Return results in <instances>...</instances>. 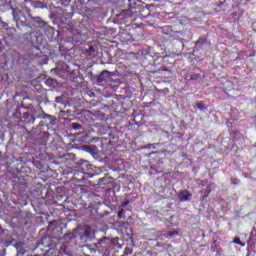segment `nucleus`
Masks as SVG:
<instances>
[{
  "mask_svg": "<svg viewBox=\"0 0 256 256\" xmlns=\"http://www.w3.org/2000/svg\"><path fill=\"white\" fill-rule=\"evenodd\" d=\"M121 15H122V17H130L131 11H129V10H123V11L121 12Z\"/></svg>",
  "mask_w": 256,
  "mask_h": 256,
  "instance_id": "obj_17",
  "label": "nucleus"
},
{
  "mask_svg": "<svg viewBox=\"0 0 256 256\" xmlns=\"http://www.w3.org/2000/svg\"><path fill=\"white\" fill-rule=\"evenodd\" d=\"M1 25L5 29V31H9V24L7 22H2Z\"/></svg>",
  "mask_w": 256,
  "mask_h": 256,
  "instance_id": "obj_19",
  "label": "nucleus"
},
{
  "mask_svg": "<svg viewBox=\"0 0 256 256\" xmlns=\"http://www.w3.org/2000/svg\"><path fill=\"white\" fill-rule=\"evenodd\" d=\"M234 243L236 245H241V247H245V243L241 242V239L239 237L234 238Z\"/></svg>",
  "mask_w": 256,
  "mask_h": 256,
  "instance_id": "obj_13",
  "label": "nucleus"
},
{
  "mask_svg": "<svg viewBox=\"0 0 256 256\" xmlns=\"http://www.w3.org/2000/svg\"><path fill=\"white\" fill-rule=\"evenodd\" d=\"M127 205H129V200L122 202L121 207H127Z\"/></svg>",
  "mask_w": 256,
  "mask_h": 256,
  "instance_id": "obj_23",
  "label": "nucleus"
},
{
  "mask_svg": "<svg viewBox=\"0 0 256 256\" xmlns=\"http://www.w3.org/2000/svg\"><path fill=\"white\" fill-rule=\"evenodd\" d=\"M231 185H239L241 183V180L239 178H231Z\"/></svg>",
  "mask_w": 256,
  "mask_h": 256,
  "instance_id": "obj_15",
  "label": "nucleus"
},
{
  "mask_svg": "<svg viewBox=\"0 0 256 256\" xmlns=\"http://www.w3.org/2000/svg\"><path fill=\"white\" fill-rule=\"evenodd\" d=\"M34 20L35 21H41V18L40 17H35Z\"/></svg>",
  "mask_w": 256,
  "mask_h": 256,
  "instance_id": "obj_26",
  "label": "nucleus"
},
{
  "mask_svg": "<svg viewBox=\"0 0 256 256\" xmlns=\"http://www.w3.org/2000/svg\"><path fill=\"white\" fill-rule=\"evenodd\" d=\"M124 253L125 255H131L133 253V250L131 248H125Z\"/></svg>",
  "mask_w": 256,
  "mask_h": 256,
  "instance_id": "obj_21",
  "label": "nucleus"
},
{
  "mask_svg": "<svg viewBox=\"0 0 256 256\" xmlns=\"http://www.w3.org/2000/svg\"><path fill=\"white\" fill-rule=\"evenodd\" d=\"M113 75V72L104 70L100 73V75L96 76V83H103V81H107V79L113 77Z\"/></svg>",
  "mask_w": 256,
  "mask_h": 256,
  "instance_id": "obj_3",
  "label": "nucleus"
},
{
  "mask_svg": "<svg viewBox=\"0 0 256 256\" xmlns=\"http://www.w3.org/2000/svg\"><path fill=\"white\" fill-rule=\"evenodd\" d=\"M170 31H173V27L172 26H164V27H162V32L164 33V35H169Z\"/></svg>",
  "mask_w": 256,
  "mask_h": 256,
  "instance_id": "obj_11",
  "label": "nucleus"
},
{
  "mask_svg": "<svg viewBox=\"0 0 256 256\" xmlns=\"http://www.w3.org/2000/svg\"><path fill=\"white\" fill-rule=\"evenodd\" d=\"M61 102V98L60 97H56V103H60Z\"/></svg>",
  "mask_w": 256,
  "mask_h": 256,
  "instance_id": "obj_25",
  "label": "nucleus"
},
{
  "mask_svg": "<svg viewBox=\"0 0 256 256\" xmlns=\"http://www.w3.org/2000/svg\"><path fill=\"white\" fill-rule=\"evenodd\" d=\"M201 77V74H192L190 75V81H197Z\"/></svg>",
  "mask_w": 256,
  "mask_h": 256,
  "instance_id": "obj_14",
  "label": "nucleus"
},
{
  "mask_svg": "<svg viewBox=\"0 0 256 256\" xmlns=\"http://www.w3.org/2000/svg\"><path fill=\"white\" fill-rule=\"evenodd\" d=\"M51 138V134H49V132H42L39 135V139H41L42 141L40 142L42 147H46L47 143L49 142V139Z\"/></svg>",
  "mask_w": 256,
  "mask_h": 256,
  "instance_id": "obj_4",
  "label": "nucleus"
},
{
  "mask_svg": "<svg viewBox=\"0 0 256 256\" xmlns=\"http://www.w3.org/2000/svg\"><path fill=\"white\" fill-rule=\"evenodd\" d=\"M12 31H15V28H11Z\"/></svg>",
  "mask_w": 256,
  "mask_h": 256,
  "instance_id": "obj_29",
  "label": "nucleus"
},
{
  "mask_svg": "<svg viewBox=\"0 0 256 256\" xmlns=\"http://www.w3.org/2000/svg\"><path fill=\"white\" fill-rule=\"evenodd\" d=\"M83 126L79 123H72V128L75 129L76 131L81 129Z\"/></svg>",
  "mask_w": 256,
  "mask_h": 256,
  "instance_id": "obj_18",
  "label": "nucleus"
},
{
  "mask_svg": "<svg viewBox=\"0 0 256 256\" xmlns=\"http://www.w3.org/2000/svg\"><path fill=\"white\" fill-rule=\"evenodd\" d=\"M103 243H105V240H100V241H99V244H100V245H103Z\"/></svg>",
  "mask_w": 256,
  "mask_h": 256,
  "instance_id": "obj_27",
  "label": "nucleus"
},
{
  "mask_svg": "<svg viewBox=\"0 0 256 256\" xmlns=\"http://www.w3.org/2000/svg\"><path fill=\"white\" fill-rule=\"evenodd\" d=\"M27 11H31V9H30V8H27Z\"/></svg>",
  "mask_w": 256,
  "mask_h": 256,
  "instance_id": "obj_28",
  "label": "nucleus"
},
{
  "mask_svg": "<svg viewBox=\"0 0 256 256\" xmlns=\"http://www.w3.org/2000/svg\"><path fill=\"white\" fill-rule=\"evenodd\" d=\"M13 19L16 23H19L21 16H23V12L21 10L13 9L12 10Z\"/></svg>",
  "mask_w": 256,
  "mask_h": 256,
  "instance_id": "obj_6",
  "label": "nucleus"
},
{
  "mask_svg": "<svg viewBox=\"0 0 256 256\" xmlns=\"http://www.w3.org/2000/svg\"><path fill=\"white\" fill-rule=\"evenodd\" d=\"M118 218H119V219H125V210H124V209H121V210L118 212Z\"/></svg>",
  "mask_w": 256,
  "mask_h": 256,
  "instance_id": "obj_16",
  "label": "nucleus"
},
{
  "mask_svg": "<svg viewBox=\"0 0 256 256\" xmlns=\"http://www.w3.org/2000/svg\"><path fill=\"white\" fill-rule=\"evenodd\" d=\"M109 183V177L107 176L98 179V185H109Z\"/></svg>",
  "mask_w": 256,
  "mask_h": 256,
  "instance_id": "obj_9",
  "label": "nucleus"
},
{
  "mask_svg": "<svg viewBox=\"0 0 256 256\" xmlns=\"http://www.w3.org/2000/svg\"><path fill=\"white\" fill-rule=\"evenodd\" d=\"M175 235H179V231H169L164 235V237H166V239H171V237Z\"/></svg>",
  "mask_w": 256,
  "mask_h": 256,
  "instance_id": "obj_10",
  "label": "nucleus"
},
{
  "mask_svg": "<svg viewBox=\"0 0 256 256\" xmlns=\"http://www.w3.org/2000/svg\"><path fill=\"white\" fill-rule=\"evenodd\" d=\"M36 119H43L39 123V127H53L55 125L56 118L53 115H49L45 112L39 114Z\"/></svg>",
  "mask_w": 256,
  "mask_h": 256,
  "instance_id": "obj_2",
  "label": "nucleus"
},
{
  "mask_svg": "<svg viewBox=\"0 0 256 256\" xmlns=\"http://www.w3.org/2000/svg\"><path fill=\"white\" fill-rule=\"evenodd\" d=\"M196 107H197L198 109H200L201 111H203V110L205 109V103H204L203 101H198V102L196 103Z\"/></svg>",
  "mask_w": 256,
  "mask_h": 256,
  "instance_id": "obj_12",
  "label": "nucleus"
},
{
  "mask_svg": "<svg viewBox=\"0 0 256 256\" xmlns=\"http://www.w3.org/2000/svg\"><path fill=\"white\" fill-rule=\"evenodd\" d=\"M80 169L82 173H75L74 174V181L75 183H81L83 181L84 176L83 175H91V171H93V165L89 163L88 161H84V163L81 164ZM79 175H81V178H77Z\"/></svg>",
  "mask_w": 256,
  "mask_h": 256,
  "instance_id": "obj_1",
  "label": "nucleus"
},
{
  "mask_svg": "<svg viewBox=\"0 0 256 256\" xmlns=\"http://www.w3.org/2000/svg\"><path fill=\"white\" fill-rule=\"evenodd\" d=\"M211 191H212L211 185H207L204 195L201 197L202 201H205V199L209 197V195L211 194Z\"/></svg>",
  "mask_w": 256,
  "mask_h": 256,
  "instance_id": "obj_8",
  "label": "nucleus"
},
{
  "mask_svg": "<svg viewBox=\"0 0 256 256\" xmlns=\"http://www.w3.org/2000/svg\"><path fill=\"white\" fill-rule=\"evenodd\" d=\"M84 237H86V239H89L91 237V231L85 230L84 231Z\"/></svg>",
  "mask_w": 256,
  "mask_h": 256,
  "instance_id": "obj_20",
  "label": "nucleus"
},
{
  "mask_svg": "<svg viewBox=\"0 0 256 256\" xmlns=\"http://www.w3.org/2000/svg\"><path fill=\"white\" fill-rule=\"evenodd\" d=\"M31 117V119L29 120V118ZM22 118L24 119V121H26V123H35V120L37 119V117L35 116H31V114H29V112H25L22 116Z\"/></svg>",
  "mask_w": 256,
  "mask_h": 256,
  "instance_id": "obj_7",
  "label": "nucleus"
},
{
  "mask_svg": "<svg viewBox=\"0 0 256 256\" xmlns=\"http://www.w3.org/2000/svg\"><path fill=\"white\" fill-rule=\"evenodd\" d=\"M202 43H205V39H203V38L200 37V38L197 40L196 45H201Z\"/></svg>",
  "mask_w": 256,
  "mask_h": 256,
  "instance_id": "obj_22",
  "label": "nucleus"
},
{
  "mask_svg": "<svg viewBox=\"0 0 256 256\" xmlns=\"http://www.w3.org/2000/svg\"><path fill=\"white\" fill-rule=\"evenodd\" d=\"M191 199V194L189 193V190H184L179 193V200L181 202L189 201Z\"/></svg>",
  "mask_w": 256,
  "mask_h": 256,
  "instance_id": "obj_5",
  "label": "nucleus"
},
{
  "mask_svg": "<svg viewBox=\"0 0 256 256\" xmlns=\"http://www.w3.org/2000/svg\"><path fill=\"white\" fill-rule=\"evenodd\" d=\"M95 51V47L90 46L88 49V53H93Z\"/></svg>",
  "mask_w": 256,
  "mask_h": 256,
  "instance_id": "obj_24",
  "label": "nucleus"
}]
</instances>
